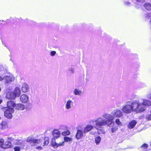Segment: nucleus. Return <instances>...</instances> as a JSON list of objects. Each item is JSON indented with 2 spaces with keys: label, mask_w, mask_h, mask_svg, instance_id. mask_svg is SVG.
Here are the masks:
<instances>
[{
  "label": "nucleus",
  "mask_w": 151,
  "mask_h": 151,
  "mask_svg": "<svg viewBox=\"0 0 151 151\" xmlns=\"http://www.w3.org/2000/svg\"><path fill=\"white\" fill-rule=\"evenodd\" d=\"M27 142L30 143L32 146H35V145L39 144L43 146L47 145L49 144V141L47 139L45 138L42 140L32 138V137H28L27 139Z\"/></svg>",
  "instance_id": "obj_1"
},
{
  "label": "nucleus",
  "mask_w": 151,
  "mask_h": 151,
  "mask_svg": "<svg viewBox=\"0 0 151 151\" xmlns=\"http://www.w3.org/2000/svg\"><path fill=\"white\" fill-rule=\"evenodd\" d=\"M134 102V111L136 113H140L143 112L146 110V108L142 103L135 101Z\"/></svg>",
  "instance_id": "obj_2"
},
{
  "label": "nucleus",
  "mask_w": 151,
  "mask_h": 151,
  "mask_svg": "<svg viewBox=\"0 0 151 151\" xmlns=\"http://www.w3.org/2000/svg\"><path fill=\"white\" fill-rule=\"evenodd\" d=\"M122 110L124 113L127 114L134 111V102H132L131 104H126L122 107Z\"/></svg>",
  "instance_id": "obj_3"
},
{
  "label": "nucleus",
  "mask_w": 151,
  "mask_h": 151,
  "mask_svg": "<svg viewBox=\"0 0 151 151\" xmlns=\"http://www.w3.org/2000/svg\"><path fill=\"white\" fill-rule=\"evenodd\" d=\"M3 79L5 83H8L13 81L14 80L15 78L13 75L10 74L9 76H5Z\"/></svg>",
  "instance_id": "obj_4"
},
{
  "label": "nucleus",
  "mask_w": 151,
  "mask_h": 151,
  "mask_svg": "<svg viewBox=\"0 0 151 151\" xmlns=\"http://www.w3.org/2000/svg\"><path fill=\"white\" fill-rule=\"evenodd\" d=\"M106 120H104L105 125H107L108 126L111 125L113 122L114 117L113 116L107 114L106 115Z\"/></svg>",
  "instance_id": "obj_5"
},
{
  "label": "nucleus",
  "mask_w": 151,
  "mask_h": 151,
  "mask_svg": "<svg viewBox=\"0 0 151 151\" xmlns=\"http://www.w3.org/2000/svg\"><path fill=\"white\" fill-rule=\"evenodd\" d=\"M14 112L13 109H7L4 112V116L8 119H11L12 117V114Z\"/></svg>",
  "instance_id": "obj_6"
},
{
  "label": "nucleus",
  "mask_w": 151,
  "mask_h": 151,
  "mask_svg": "<svg viewBox=\"0 0 151 151\" xmlns=\"http://www.w3.org/2000/svg\"><path fill=\"white\" fill-rule=\"evenodd\" d=\"M64 145V142H60L59 143H57L55 141H52L51 142V145L54 148H57L59 146H63Z\"/></svg>",
  "instance_id": "obj_7"
},
{
  "label": "nucleus",
  "mask_w": 151,
  "mask_h": 151,
  "mask_svg": "<svg viewBox=\"0 0 151 151\" xmlns=\"http://www.w3.org/2000/svg\"><path fill=\"white\" fill-rule=\"evenodd\" d=\"M6 97L7 99L11 100L14 99L16 98L13 92H9L7 93Z\"/></svg>",
  "instance_id": "obj_8"
},
{
  "label": "nucleus",
  "mask_w": 151,
  "mask_h": 151,
  "mask_svg": "<svg viewBox=\"0 0 151 151\" xmlns=\"http://www.w3.org/2000/svg\"><path fill=\"white\" fill-rule=\"evenodd\" d=\"M96 124L97 126H102L105 125L104 120L101 118H99L96 121Z\"/></svg>",
  "instance_id": "obj_9"
},
{
  "label": "nucleus",
  "mask_w": 151,
  "mask_h": 151,
  "mask_svg": "<svg viewBox=\"0 0 151 151\" xmlns=\"http://www.w3.org/2000/svg\"><path fill=\"white\" fill-rule=\"evenodd\" d=\"M16 104L15 103L12 101H9L7 102V106L8 109H13L15 107Z\"/></svg>",
  "instance_id": "obj_10"
},
{
  "label": "nucleus",
  "mask_w": 151,
  "mask_h": 151,
  "mask_svg": "<svg viewBox=\"0 0 151 151\" xmlns=\"http://www.w3.org/2000/svg\"><path fill=\"white\" fill-rule=\"evenodd\" d=\"M8 127V123L5 121H2L0 123V129H5Z\"/></svg>",
  "instance_id": "obj_11"
},
{
  "label": "nucleus",
  "mask_w": 151,
  "mask_h": 151,
  "mask_svg": "<svg viewBox=\"0 0 151 151\" xmlns=\"http://www.w3.org/2000/svg\"><path fill=\"white\" fill-rule=\"evenodd\" d=\"M20 99L23 103H26L28 101V97L27 95L25 94H23L20 96Z\"/></svg>",
  "instance_id": "obj_12"
},
{
  "label": "nucleus",
  "mask_w": 151,
  "mask_h": 151,
  "mask_svg": "<svg viewBox=\"0 0 151 151\" xmlns=\"http://www.w3.org/2000/svg\"><path fill=\"white\" fill-rule=\"evenodd\" d=\"M13 92L15 96L16 97L19 96L21 95L20 90L18 87H15Z\"/></svg>",
  "instance_id": "obj_13"
},
{
  "label": "nucleus",
  "mask_w": 151,
  "mask_h": 151,
  "mask_svg": "<svg viewBox=\"0 0 151 151\" xmlns=\"http://www.w3.org/2000/svg\"><path fill=\"white\" fill-rule=\"evenodd\" d=\"M137 121L134 120H133L130 122L129 124H128V127L130 129L133 128L136 124H137Z\"/></svg>",
  "instance_id": "obj_14"
},
{
  "label": "nucleus",
  "mask_w": 151,
  "mask_h": 151,
  "mask_svg": "<svg viewBox=\"0 0 151 151\" xmlns=\"http://www.w3.org/2000/svg\"><path fill=\"white\" fill-rule=\"evenodd\" d=\"M25 108V106L24 104H16L15 109L17 110H22Z\"/></svg>",
  "instance_id": "obj_15"
},
{
  "label": "nucleus",
  "mask_w": 151,
  "mask_h": 151,
  "mask_svg": "<svg viewBox=\"0 0 151 151\" xmlns=\"http://www.w3.org/2000/svg\"><path fill=\"white\" fill-rule=\"evenodd\" d=\"M53 137L55 138H57L59 137L60 133L57 129H54L52 132Z\"/></svg>",
  "instance_id": "obj_16"
},
{
  "label": "nucleus",
  "mask_w": 151,
  "mask_h": 151,
  "mask_svg": "<svg viewBox=\"0 0 151 151\" xmlns=\"http://www.w3.org/2000/svg\"><path fill=\"white\" fill-rule=\"evenodd\" d=\"M83 136V131L81 130H77V132L76 135V137L77 139H79L81 138Z\"/></svg>",
  "instance_id": "obj_17"
},
{
  "label": "nucleus",
  "mask_w": 151,
  "mask_h": 151,
  "mask_svg": "<svg viewBox=\"0 0 151 151\" xmlns=\"http://www.w3.org/2000/svg\"><path fill=\"white\" fill-rule=\"evenodd\" d=\"M122 112L119 110H117L114 113V116L116 117H120L122 116Z\"/></svg>",
  "instance_id": "obj_18"
},
{
  "label": "nucleus",
  "mask_w": 151,
  "mask_h": 151,
  "mask_svg": "<svg viewBox=\"0 0 151 151\" xmlns=\"http://www.w3.org/2000/svg\"><path fill=\"white\" fill-rule=\"evenodd\" d=\"M93 126L91 125H87L84 129V133L88 132L90 131L93 128Z\"/></svg>",
  "instance_id": "obj_19"
},
{
  "label": "nucleus",
  "mask_w": 151,
  "mask_h": 151,
  "mask_svg": "<svg viewBox=\"0 0 151 151\" xmlns=\"http://www.w3.org/2000/svg\"><path fill=\"white\" fill-rule=\"evenodd\" d=\"M12 145V143L10 141H6L4 144V143L3 148L4 149L8 148L10 147Z\"/></svg>",
  "instance_id": "obj_20"
},
{
  "label": "nucleus",
  "mask_w": 151,
  "mask_h": 151,
  "mask_svg": "<svg viewBox=\"0 0 151 151\" xmlns=\"http://www.w3.org/2000/svg\"><path fill=\"white\" fill-rule=\"evenodd\" d=\"M29 89L28 86L27 84H24L23 85L22 90L23 92L25 93L28 92Z\"/></svg>",
  "instance_id": "obj_21"
},
{
  "label": "nucleus",
  "mask_w": 151,
  "mask_h": 151,
  "mask_svg": "<svg viewBox=\"0 0 151 151\" xmlns=\"http://www.w3.org/2000/svg\"><path fill=\"white\" fill-rule=\"evenodd\" d=\"M143 106H151V102L148 100L144 99L142 103Z\"/></svg>",
  "instance_id": "obj_22"
},
{
  "label": "nucleus",
  "mask_w": 151,
  "mask_h": 151,
  "mask_svg": "<svg viewBox=\"0 0 151 151\" xmlns=\"http://www.w3.org/2000/svg\"><path fill=\"white\" fill-rule=\"evenodd\" d=\"M145 8L147 10H151V3H146L144 5Z\"/></svg>",
  "instance_id": "obj_23"
},
{
  "label": "nucleus",
  "mask_w": 151,
  "mask_h": 151,
  "mask_svg": "<svg viewBox=\"0 0 151 151\" xmlns=\"http://www.w3.org/2000/svg\"><path fill=\"white\" fill-rule=\"evenodd\" d=\"M16 145L19 146L20 147L23 148L24 147V144L22 141H19L16 143Z\"/></svg>",
  "instance_id": "obj_24"
},
{
  "label": "nucleus",
  "mask_w": 151,
  "mask_h": 151,
  "mask_svg": "<svg viewBox=\"0 0 151 151\" xmlns=\"http://www.w3.org/2000/svg\"><path fill=\"white\" fill-rule=\"evenodd\" d=\"M101 139V138L99 136H98L95 138V141L96 144L98 145L100 143Z\"/></svg>",
  "instance_id": "obj_25"
},
{
  "label": "nucleus",
  "mask_w": 151,
  "mask_h": 151,
  "mask_svg": "<svg viewBox=\"0 0 151 151\" xmlns=\"http://www.w3.org/2000/svg\"><path fill=\"white\" fill-rule=\"evenodd\" d=\"M81 93V91L79 90L76 88L73 91L74 94L76 95H80Z\"/></svg>",
  "instance_id": "obj_26"
},
{
  "label": "nucleus",
  "mask_w": 151,
  "mask_h": 151,
  "mask_svg": "<svg viewBox=\"0 0 151 151\" xmlns=\"http://www.w3.org/2000/svg\"><path fill=\"white\" fill-rule=\"evenodd\" d=\"M72 103V101L70 100H68L67 101L66 104V108L68 109L70 108V104Z\"/></svg>",
  "instance_id": "obj_27"
},
{
  "label": "nucleus",
  "mask_w": 151,
  "mask_h": 151,
  "mask_svg": "<svg viewBox=\"0 0 151 151\" xmlns=\"http://www.w3.org/2000/svg\"><path fill=\"white\" fill-rule=\"evenodd\" d=\"M145 118L147 121L151 120V113L146 114Z\"/></svg>",
  "instance_id": "obj_28"
},
{
  "label": "nucleus",
  "mask_w": 151,
  "mask_h": 151,
  "mask_svg": "<svg viewBox=\"0 0 151 151\" xmlns=\"http://www.w3.org/2000/svg\"><path fill=\"white\" fill-rule=\"evenodd\" d=\"M64 142H68L72 141V139L69 137L65 136L64 137Z\"/></svg>",
  "instance_id": "obj_29"
},
{
  "label": "nucleus",
  "mask_w": 151,
  "mask_h": 151,
  "mask_svg": "<svg viewBox=\"0 0 151 151\" xmlns=\"http://www.w3.org/2000/svg\"><path fill=\"white\" fill-rule=\"evenodd\" d=\"M70 134V132L68 130H66L62 133V134L63 136L68 135Z\"/></svg>",
  "instance_id": "obj_30"
},
{
  "label": "nucleus",
  "mask_w": 151,
  "mask_h": 151,
  "mask_svg": "<svg viewBox=\"0 0 151 151\" xmlns=\"http://www.w3.org/2000/svg\"><path fill=\"white\" fill-rule=\"evenodd\" d=\"M151 17V13H146L145 15V17L146 19H149Z\"/></svg>",
  "instance_id": "obj_31"
},
{
  "label": "nucleus",
  "mask_w": 151,
  "mask_h": 151,
  "mask_svg": "<svg viewBox=\"0 0 151 151\" xmlns=\"http://www.w3.org/2000/svg\"><path fill=\"white\" fill-rule=\"evenodd\" d=\"M4 140L3 139H0V147L3 148Z\"/></svg>",
  "instance_id": "obj_32"
},
{
  "label": "nucleus",
  "mask_w": 151,
  "mask_h": 151,
  "mask_svg": "<svg viewBox=\"0 0 151 151\" xmlns=\"http://www.w3.org/2000/svg\"><path fill=\"white\" fill-rule=\"evenodd\" d=\"M148 147V145L146 143L143 144L141 146V147L143 148L144 149H146Z\"/></svg>",
  "instance_id": "obj_33"
},
{
  "label": "nucleus",
  "mask_w": 151,
  "mask_h": 151,
  "mask_svg": "<svg viewBox=\"0 0 151 151\" xmlns=\"http://www.w3.org/2000/svg\"><path fill=\"white\" fill-rule=\"evenodd\" d=\"M116 123L119 125H121L122 123L120 122L119 119H116L115 120Z\"/></svg>",
  "instance_id": "obj_34"
},
{
  "label": "nucleus",
  "mask_w": 151,
  "mask_h": 151,
  "mask_svg": "<svg viewBox=\"0 0 151 151\" xmlns=\"http://www.w3.org/2000/svg\"><path fill=\"white\" fill-rule=\"evenodd\" d=\"M14 149V151H20V147L18 146L15 147Z\"/></svg>",
  "instance_id": "obj_35"
},
{
  "label": "nucleus",
  "mask_w": 151,
  "mask_h": 151,
  "mask_svg": "<svg viewBox=\"0 0 151 151\" xmlns=\"http://www.w3.org/2000/svg\"><path fill=\"white\" fill-rule=\"evenodd\" d=\"M111 130L112 132L113 133L117 131V128L116 127H112L111 129Z\"/></svg>",
  "instance_id": "obj_36"
},
{
  "label": "nucleus",
  "mask_w": 151,
  "mask_h": 151,
  "mask_svg": "<svg viewBox=\"0 0 151 151\" xmlns=\"http://www.w3.org/2000/svg\"><path fill=\"white\" fill-rule=\"evenodd\" d=\"M56 51H52L50 52V55L52 56L55 55L56 54Z\"/></svg>",
  "instance_id": "obj_37"
},
{
  "label": "nucleus",
  "mask_w": 151,
  "mask_h": 151,
  "mask_svg": "<svg viewBox=\"0 0 151 151\" xmlns=\"http://www.w3.org/2000/svg\"><path fill=\"white\" fill-rule=\"evenodd\" d=\"M137 2L142 3L145 1V0H136Z\"/></svg>",
  "instance_id": "obj_38"
},
{
  "label": "nucleus",
  "mask_w": 151,
  "mask_h": 151,
  "mask_svg": "<svg viewBox=\"0 0 151 151\" xmlns=\"http://www.w3.org/2000/svg\"><path fill=\"white\" fill-rule=\"evenodd\" d=\"M36 148L37 149L42 150V147L41 146H38L36 147Z\"/></svg>",
  "instance_id": "obj_39"
},
{
  "label": "nucleus",
  "mask_w": 151,
  "mask_h": 151,
  "mask_svg": "<svg viewBox=\"0 0 151 151\" xmlns=\"http://www.w3.org/2000/svg\"><path fill=\"white\" fill-rule=\"evenodd\" d=\"M125 4L126 5H129V4H130V2H129V1H127L126 2Z\"/></svg>",
  "instance_id": "obj_40"
},
{
  "label": "nucleus",
  "mask_w": 151,
  "mask_h": 151,
  "mask_svg": "<svg viewBox=\"0 0 151 151\" xmlns=\"http://www.w3.org/2000/svg\"><path fill=\"white\" fill-rule=\"evenodd\" d=\"M3 78L1 76H0V81H1L3 80Z\"/></svg>",
  "instance_id": "obj_41"
},
{
  "label": "nucleus",
  "mask_w": 151,
  "mask_h": 151,
  "mask_svg": "<svg viewBox=\"0 0 151 151\" xmlns=\"http://www.w3.org/2000/svg\"><path fill=\"white\" fill-rule=\"evenodd\" d=\"M150 24L151 25V18L150 19V21H149Z\"/></svg>",
  "instance_id": "obj_42"
},
{
  "label": "nucleus",
  "mask_w": 151,
  "mask_h": 151,
  "mask_svg": "<svg viewBox=\"0 0 151 151\" xmlns=\"http://www.w3.org/2000/svg\"><path fill=\"white\" fill-rule=\"evenodd\" d=\"M2 102V100H0V104Z\"/></svg>",
  "instance_id": "obj_43"
},
{
  "label": "nucleus",
  "mask_w": 151,
  "mask_h": 151,
  "mask_svg": "<svg viewBox=\"0 0 151 151\" xmlns=\"http://www.w3.org/2000/svg\"><path fill=\"white\" fill-rule=\"evenodd\" d=\"M150 113H151V110L150 111Z\"/></svg>",
  "instance_id": "obj_44"
},
{
  "label": "nucleus",
  "mask_w": 151,
  "mask_h": 151,
  "mask_svg": "<svg viewBox=\"0 0 151 151\" xmlns=\"http://www.w3.org/2000/svg\"><path fill=\"white\" fill-rule=\"evenodd\" d=\"M151 1V0H150Z\"/></svg>",
  "instance_id": "obj_45"
}]
</instances>
